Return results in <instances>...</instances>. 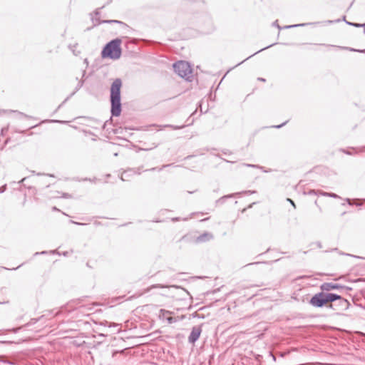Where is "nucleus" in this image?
I'll return each mask as SVG.
<instances>
[{
    "instance_id": "nucleus-1",
    "label": "nucleus",
    "mask_w": 365,
    "mask_h": 365,
    "mask_svg": "<svg viewBox=\"0 0 365 365\" xmlns=\"http://www.w3.org/2000/svg\"><path fill=\"white\" fill-rule=\"evenodd\" d=\"M122 81L120 78H115L111 84L110 89V113L111 117L103 125L102 128L105 129L109 122L113 120L112 117H118L122 111L120 89Z\"/></svg>"
},
{
    "instance_id": "nucleus-2",
    "label": "nucleus",
    "mask_w": 365,
    "mask_h": 365,
    "mask_svg": "<svg viewBox=\"0 0 365 365\" xmlns=\"http://www.w3.org/2000/svg\"><path fill=\"white\" fill-rule=\"evenodd\" d=\"M121 40L118 38L111 40L107 43L101 51L103 58L118 59L121 56L122 49L120 47Z\"/></svg>"
},
{
    "instance_id": "nucleus-3",
    "label": "nucleus",
    "mask_w": 365,
    "mask_h": 365,
    "mask_svg": "<svg viewBox=\"0 0 365 365\" xmlns=\"http://www.w3.org/2000/svg\"><path fill=\"white\" fill-rule=\"evenodd\" d=\"M339 298V295L333 293H326L323 291L314 294L309 303L316 307H322L329 302H333Z\"/></svg>"
},
{
    "instance_id": "nucleus-4",
    "label": "nucleus",
    "mask_w": 365,
    "mask_h": 365,
    "mask_svg": "<svg viewBox=\"0 0 365 365\" xmlns=\"http://www.w3.org/2000/svg\"><path fill=\"white\" fill-rule=\"evenodd\" d=\"M173 70L180 77L190 81L192 70L189 63L184 61H179L173 65Z\"/></svg>"
},
{
    "instance_id": "nucleus-5",
    "label": "nucleus",
    "mask_w": 365,
    "mask_h": 365,
    "mask_svg": "<svg viewBox=\"0 0 365 365\" xmlns=\"http://www.w3.org/2000/svg\"><path fill=\"white\" fill-rule=\"evenodd\" d=\"M103 8V6L101 7V9ZM100 9L101 8H98L95 10L94 13L96 15V17H92L91 20L93 23V26H96L101 24H118L123 26H125V24L123 21H118V20H101L98 16L100 15Z\"/></svg>"
},
{
    "instance_id": "nucleus-6",
    "label": "nucleus",
    "mask_w": 365,
    "mask_h": 365,
    "mask_svg": "<svg viewBox=\"0 0 365 365\" xmlns=\"http://www.w3.org/2000/svg\"><path fill=\"white\" fill-rule=\"evenodd\" d=\"M202 332V329L199 326L193 327L190 336H188V341L191 344H195L199 339Z\"/></svg>"
},
{
    "instance_id": "nucleus-7",
    "label": "nucleus",
    "mask_w": 365,
    "mask_h": 365,
    "mask_svg": "<svg viewBox=\"0 0 365 365\" xmlns=\"http://www.w3.org/2000/svg\"><path fill=\"white\" fill-rule=\"evenodd\" d=\"M342 287L336 283L333 282H325L323 283L320 288L324 292H329L333 289H338L339 288H341Z\"/></svg>"
},
{
    "instance_id": "nucleus-8",
    "label": "nucleus",
    "mask_w": 365,
    "mask_h": 365,
    "mask_svg": "<svg viewBox=\"0 0 365 365\" xmlns=\"http://www.w3.org/2000/svg\"><path fill=\"white\" fill-rule=\"evenodd\" d=\"M240 195H241V192H235V193H232V194L224 195L215 201V206L216 207L220 206V205H223L227 199L232 198V197H234L236 196H240Z\"/></svg>"
},
{
    "instance_id": "nucleus-9",
    "label": "nucleus",
    "mask_w": 365,
    "mask_h": 365,
    "mask_svg": "<svg viewBox=\"0 0 365 365\" xmlns=\"http://www.w3.org/2000/svg\"><path fill=\"white\" fill-rule=\"evenodd\" d=\"M338 302V305L339 306V310H346L348 309L350 304L349 302L344 298H342L341 296L339 295V298L336 299Z\"/></svg>"
},
{
    "instance_id": "nucleus-10",
    "label": "nucleus",
    "mask_w": 365,
    "mask_h": 365,
    "mask_svg": "<svg viewBox=\"0 0 365 365\" xmlns=\"http://www.w3.org/2000/svg\"><path fill=\"white\" fill-rule=\"evenodd\" d=\"M83 83H84V82H83V81H80L78 83V84H77V86H76V88H75L74 91H73V93H71L70 94V96H68V97H67V98H66V99L62 102V103H61V104H60V105L58 106V108H57L56 110H58L59 108H61V106H63V104H64V103H66V101H68V100L71 96H73V95H74V94H75V93H76V92H77V91H78V90L82 87V86H83Z\"/></svg>"
},
{
    "instance_id": "nucleus-11",
    "label": "nucleus",
    "mask_w": 365,
    "mask_h": 365,
    "mask_svg": "<svg viewBox=\"0 0 365 365\" xmlns=\"http://www.w3.org/2000/svg\"><path fill=\"white\" fill-rule=\"evenodd\" d=\"M212 238V235L208 232H205L204 234L200 235L197 237L195 242H205L209 241Z\"/></svg>"
},
{
    "instance_id": "nucleus-12",
    "label": "nucleus",
    "mask_w": 365,
    "mask_h": 365,
    "mask_svg": "<svg viewBox=\"0 0 365 365\" xmlns=\"http://www.w3.org/2000/svg\"><path fill=\"white\" fill-rule=\"evenodd\" d=\"M88 225H92V226H108V221L106 219H103L102 220H94L92 223H89Z\"/></svg>"
},
{
    "instance_id": "nucleus-13",
    "label": "nucleus",
    "mask_w": 365,
    "mask_h": 365,
    "mask_svg": "<svg viewBox=\"0 0 365 365\" xmlns=\"http://www.w3.org/2000/svg\"><path fill=\"white\" fill-rule=\"evenodd\" d=\"M23 185V179L19 180L18 182H12L10 183V187L12 190H20Z\"/></svg>"
},
{
    "instance_id": "nucleus-14",
    "label": "nucleus",
    "mask_w": 365,
    "mask_h": 365,
    "mask_svg": "<svg viewBox=\"0 0 365 365\" xmlns=\"http://www.w3.org/2000/svg\"><path fill=\"white\" fill-rule=\"evenodd\" d=\"M242 165L248 168H259L261 169L263 172L267 173L269 170H264V167L260 166L259 165H254V164H249V163H243Z\"/></svg>"
},
{
    "instance_id": "nucleus-15",
    "label": "nucleus",
    "mask_w": 365,
    "mask_h": 365,
    "mask_svg": "<svg viewBox=\"0 0 365 365\" xmlns=\"http://www.w3.org/2000/svg\"><path fill=\"white\" fill-rule=\"evenodd\" d=\"M275 44H276V43H272V44H270V45H269V46H266V47H264V48H261L260 50H259V51H257V52H255L254 54H252V55L250 56L249 57H247L245 60H244V61H242V62L239 63L237 66L242 64V63L243 62H245L246 60H247V59L250 58L252 56H255V54H257V53H259V52H261V51H264V50H265V49H267V48H270V47L273 46H274V45H275Z\"/></svg>"
},
{
    "instance_id": "nucleus-16",
    "label": "nucleus",
    "mask_w": 365,
    "mask_h": 365,
    "mask_svg": "<svg viewBox=\"0 0 365 365\" xmlns=\"http://www.w3.org/2000/svg\"><path fill=\"white\" fill-rule=\"evenodd\" d=\"M319 192L320 195H324V196H329V197H333V198H339V196L338 195H336V193H334V192H324V191H318Z\"/></svg>"
},
{
    "instance_id": "nucleus-17",
    "label": "nucleus",
    "mask_w": 365,
    "mask_h": 365,
    "mask_svg": "<svg viewBox=\"0 0 365 365\" xmlns=\"http://www.w3.org/2000/svg\"><path fill=\"white\" fill-rule=\"evenodd\" d=\"M314 24L315 23H305V24H294V25H289V26H285L282 27V29H291V28L299 27V26H305L307 25Z\"/></svg>"
},
{
    "instance_id": "nucleus-18",
    "label": "nucleus",
    "mask_w": 365,
    "mask_h": 365,
    "mask_svg": "<svg viewBox=\"0 0 365 365\" xmlns=\"http://www.w3.org/2000/svg\"><path fill=\"white\" fill-rule=\"evenodd\" d=\"M170 314H171V312L170 311H167V310L162 309L160 310L159 317L160 319H166V317H168L167 315Z\"/></svg>"
},
{
    "instance_id": "nucleus-19",
    "label": "nucleus",
    "mask_w": 365,
    "mask_h": 365,
    "mask_svg": "<svg viewBox=\"0 0 365 365\" xmlns=\"http://www.w3.org/2000/svg\"><path fill=\"white\" fill-rule=\"evenodd\" d=\"M185 126H186L185 125H169V124L164 125V127H166V128H172L173 130H180V129L185 128Z\"/></svg>"
},
{
    "instance_id": "nucleus-20",
    "label": "nucleus",
    "mask_w": 365,
    "mask_h": 365,
    "mask_svg": "<svg viewBox=\"0 0 365 365\" xmlns=\"http://www.w3.org/2000/svg\"><path fill=\"white\" fill-rule=\"evenodd\" d=\"M343 49L349 50L351 51H356L359 53H365V49H355L349 47H341Z\"/></svg>"
},
{
    "instance_id": "nucleus-21",
    "label": "nucleus",
    "mask_w": 365,
    "mask_h": 365,
    "mask_svg": "<svg viewBox=\"0 0 365 365\" xmlns=\"http://www.w3.org/2000/svg\"><path fill=\"white\" fill-rule=\"evenodd\" d=\"M346 24H348V25L353 26L356 27V28H360V27H362V26H365V24H358V23H351V22H349V21H346Z\"/></svg>"
},
{
    "instance_id": "nucleus-22",
    "label": "nucleus",
    "mask_w": 365,
    "mask_h": 365,
    "mask_svg": "<svg viewBox=\"0 0 365 365\" xmlns=\"http://www.w3.org/2000/svg\"><path fill=\"white\" fill-rule=\"evenodd\" d=\"M166 320H167L168 323L170 324L177 322L176 318H174V317H166Z\"/></svg>"
},
{
    "instance_id": "nucleus-23",
    "label": "nucleus",
    "mask_w": 365,
    "mask_h": 365,
    "mask_svg": "<svg viewBox=\"0 0 365 365\" xmlns=\"http://www.w3.org/2000/svg\"><path fill=\"white\" fill-rule=\"evenodd\" d=\"M241 192V195L242 194H246V195H251V194H254L256 192L255 190H246V191H243V192Z\"/></svg>"
},
{
    "instance_id": "nucleus-24",
    "label": "nucleus",
    "mask_w": 365,
    "mask_h": 365,
    "mask_svg": "<svg viewBox=\"0 0 365 365\" xmlns=\"http://www.w3.org/2000/svg\"><path fill=\"white\" fill-rule=\"evenodd\" d=\"M7 189V185L5 184L4 185H2L1 187H0V193H3Z\"/></svg>"
},
{
    "instance_id": "nucleus-25",
    "label": "nucleus",
    "mask_w": 365,
    "mask_h": 365,
    "mask_svg": "<svg viewBox=\"0 0 365 365\" xmlns=\"http://www.w3.org/2000/svg\"><path fill=\"white\" fill-rule=\"evenodd\" d=\"M287 121H285L283 123L280 124V125H273L272 126V128H281L282 127H283L284 125H285L287 124Z\"/></svg>"
},
{
    "instance_id": "nucleus-26",
    "label": "nucleus",
    "mask_w": 365,
    "mask_h": 365,
    "mask_svg": "<svg viewBox=\"0 0 365 365\" xmlns=\"http://www.w3.org/2000/svg\"><path fill=\"white\" fill-rule=\"evenodd\" d=\"M272 26H276V27H277L279 30L282 29V27H281V26L278 24V21H277H277H274V22L272 23Z\"/></svg>"
},
{
    "instance_id": "nucleus-27",
    "label": "nucleus",
    "mask_w": 365,
    "mask_h": 365,
    "mask_svg": "<svg viewBox=\"0 0 365 365\" xmlns=\"http://www.w3.org/2000/svg\"><path fill=\"white\" fill-rule=\"evenodd\" d=\"M94 123H95V125H92L93 128H98V125H99L101 124V122L98 121V120H92Z\"/></svg>"
},
{
    "instance_id": "nucleus-28",
    "label": "nucleus",
    "mask_w": 365,
    "mask_h": 365,
    "mask_svg": "<svg viewBox=\"0 0 365 365\" xmlns=\"http://www.w3.org/2000/svg\"><path fill=\"white\" fill-rule=\"evenodd\" d=\"M62 197H63V198H71V195L70 194H68V193L64 192L62 195Z\"/></svg>"
},
{
    "instance_id": "nucleus-29",
    "label": "nucleus",
    "mask_w": 365,
    "mask_h": 365,
    "mask_svg": "<svg viewBox=\"0 0 365 365\" xmlns=\"http://www.w3.org/2000/svg\"><path fill=\"white\" fill-rule=\"evenodd\" d=\"M341 21V19H336V20H334V21H332V20H328L327 22L328 24H333V23H338V22H340Z\"/></svg>"
},
{
    "instance_id": "nucleus-30",
    "label": "nucleus",
    "mask_w": 365,
    "mask_h": 365,
    "mask_svg": "<svg viewBox=\"0 0 365 365\" xmlns=\"http://www.w3.org/2000/svg\"><path fill=\"white\" fill-rule=\"evenodd\" d=\"M70 222L72 224H74V225H86V223L77 222H74L72 220H71Z\"/></svg>"
},
{
    "instance_id": "nucleus-31",
    "label": "nucleus",
    "mask_w": 365,
    "mask_h": 365,
    "mask_svg": "<svg viewBox=\"0 0 365 365\" xmlns=\"http://www.w3.org/2000/svg\"><path fill=\"white\" fill-rule=\"evenodd\" d=\"M287 200L288 202H289L291 203V205H292L294 208L296 207L295 203H294V202L292 199H290V198H287Z\"/></svg>"
},
{
    "instance_id": "nucleus-32",
    "label": "nucleus",
    "mask_w": 365,
    "mask_h": 365,
    "mask_svg": "<svg viewBox=\"0 0 365 365\" xmlns=\"http://www.w3.org/2000/svg\"><path fill=\"white\" fill-rule=\"evenodd\" d=\"M309 195H317V192L314 190H311L308 192Z\"/></svg>"
},
{
    "instance_id": "nucleus-33",
    "label": "nucleus",
    "mask_w": 365,
    "mask_h": 365,
    "mask_svg": "<svg viewBox=\"0 0 365 365\" xmlns=\"http://www.w3.org/2000/svg\"><path fill=\"white\" fill-rule=\"evenodd\" d=\"M346 202H348L349 205H352V203H351L352 200H351L349 198H346Z\"/></svg>"
},
{
    "instance_id": "nucleus-34",
    "label": "nucleus",
    "mask_w": 365,
    "mask_h": 365,
    "mask_svg": "<svg viewBox=\"0 0 365 365\" xmlns=\"http://www.w3.org/2000/svg\"><path fill=\"white\" fill-rule=\"evenodd\" d=\"M258 81H262V82H265L266 79L264 78H258Z\"/></svg>"
},
{
    "instance_id": "nucleus-35",
    "label": "nucleus",
    "mask_w": 365,
    "mask_h": 365,
    "mask_svg": "<svg viewBox=\"0 0 365 365\" xmlns=\"http://www.w3.org/2000/svg\"><path fill=\"white\" fill-rule=\"evenodd\" d=\"M96 178H94V179H93V180H91V179H88V178H85L83 180H89V181H91V182H94V181H96Z\"/></svg>"
},
{
    "instance_id": "nucleus-36",
    "label": "nucleus",
    "mask_w": 365,
    "mask_h": 365,
    "mask_svg": "<svg viewBox=\"0 0 365 365\" xmlns=\"http://www.w3.org/2000/svg\"><path fill=\"white\" fill-rule=\"evenodd\" d=\"M51 121L53 122V123H63V121H60V120H52Z\"/></svg>"
},
{
    "instance_id": "nucleus-37",
    "label": "nucleus",
    "mask_w": 365,
    "mask_h": 365,
    "mask_svg": "<svg viewBox=\"0 0 365 365\" xmlns=\"http://www.w3.org/2000/svg\"><path fill=\"white\" fill-rule=\"evenodd\" d=\"M343 152H344V153H346V154H347V155H351V153L348 152V151H346V150H343Z\"/></svg>"
},
{
    "instance_id": "nucleus-38",
    "label": "nucleus",
    "mask_w": 365,
    "mask_h": 365,
    "mask_svg": "<svg viewBox=\"0 0 365 365\" xmlns=\"http://www.w3.org/2000/svg\"><path fill=\"white\" fill-rule=\"evenodd\" d=\"M322 46H327V47H331V46H333L332 45H327V44H325V43H323L322 44Z\"/></svg>"
},
{
    "instance_id": "nucleus-39",
    "label": "nucleus",
    "mask_w": 365,
    "mask_h": 365,
    "mask_svg": "<svg viewBox=\"0 0 365 365\" xmlns=\"http://www.w3.org/2000/svg\"><path fill=\"white\" fill-rule=\"evenodd\" d=\"M334 305H335V304H330L329 307L330 308L334 309Z\"/></svg>"
},
{
    "instance_id": "nucleus-40",
    "label": "nucleus",
    "mask_w": 365,
    "mask_h": 365,
    "mask_svg": "<svg viewBox=\"0 0 365 365\" xmlns=\"http://www.w3.org/2000/svg\"><path fill=\"white\" fill-rule=\"evenodd\" d=\"M342 20H343V21H344L345 22H346V21H347L346 20V16H343Z\"/></svg>"
},
{
    "instance_id": "nucleus-41",
    "label": "nucleus",
    "mask_w": 365,
    "mask_h": 365,
    "mask_svg": "<svg viewBox=\"0 0 365 365\" xmlns=\"http://www.w3.org/2000/svg\"><path fill=\"white\" fill-rule=\"evenodd\" d=\"M361 205H362L361 203H356V206H361Z\"/></svg>"
},
{
    "instance_id": "nucleus-42",
    "label": "nucleus",
    "mask_w": 365,
    "mask_h": 365,
    "mask_svg": "<svg viewBox=\"0 0 365 365\" xmlns=\"http://www.w3.org/2000/svg\"><path fill=\"white\" fill-rule=\"evenodd\" d=\"M178 220V218H172V221Z\"/></svg>"
},
{
    "instance_id": "nucleus-43",
    "label": "nucleus",
    "mask_w": 365,
    "mask_h": 365,
    "mask_svg": "<svg viewBox=\"0 0 365 365\" xmlns=\"http://www.w3.org/2000/svg\"><path fill=\"white\" fill-rule=\"evenodd\" d=\"M21 266V264L18 265V267H16V269H17V268H19V267H20ZM12 269H16V268H12Z\"/></svg>"
},
{
    "instance_id": "nucleus-44",
    "label": "nucleus",
    "mask_w": 365,
    "mask_h": 365,
    "mask_svg": "<svg viewBox=\"0 0 365 365\" xmlns=\"http://www.w3.org/2000/svg\"><path fill=\"white\" fill-rule=\"evenodd\" d=\"M21 329V327H18L17 329H14V331Z\"/></svg>"
},
{
    "instance_id": "nucleus-45",
    "label": "nucleus",
    "mask_w": 365,
    "mask_h": 365,
    "mask_svg": "<svg viewBox=\"0 0 365 365\" xmlns=\"http://www.w3.org/2000/svg\"><path fill=\"white\" fill-rule=\"evenodd\" d=\"M120 179H121L123 181H124V180H125V179H124V178H123V175H122V176H121Z\"/></svg>"
},
{
    "instance_id": "nucleus-46",
    "label": "nucleus",
    "mask_w": 365,
    "mask_h": 365,
    "mask_svg": "<svg viewBox=\"0 0 365 365\" xmlns=\"http://www.w3.org/2000/svg\"><path fill=\"white\" fill-rule=\"evenodd\" d=\"M84 62H85V63L88 64V60L86 58L84 60Z\"/></svg>"
},
{
    "instance_id": "nucleus-47",
    "label": "nucleus",
    "mask_w": 365,
    "mask_h": 365,
    "mask_svg": "<svg viewBox=\"0 0 365 365\" xmlns=\"http://www.w3.org/2000/svg\"><path fill=\"white\" fill-rule=\"evenodd\" d=\"M53 210H57V208H56V207H53Z\"/></svg>"
},
{
    "instance_id": "nucleus-48",
    "label": "nucleus",
    "mask_w": 365,
    "mask_h": 365,
    "mask_svg": "<svg viewBox=\"0 0 365 365\" xmlns=\"http://www.w3.org/2000/svg\"><path fill=\"white\" fill-rule=\"evenodd\" d=\"M160 287V286L159 285H155L153 287Z\"/></svg>"
},
{
    "instance_id": "nucleus-49",
    "label": "nucleus",
    "mask_w": 365,
    "mask_h": 365,
    "mask_svg": "<svg viewBox=\"0 0 365 365\" xmlns=\"http://www.w3.org/2000/svg\"><path fill=\"white\" fill-rule=\"evenodd\" d=\"M111 1H112V0H108V4L110 3Z\"/></svg>"
},
{
    "instance_id": "nucleus-50",
    "label": "nucleus",
    "mask_w": 365,
    "mask_h": 365,
    "mask_svg": "<svg viewBox=\"0 0 365 365\" xmlns=\"http://www.w3.org/2000/svg\"><path fill=\"white\" fill-rule=\"evenodd\" d=\"M363 201H364V202H365V198H364V199H363Z\"/></svg>"
}]
</instances>
